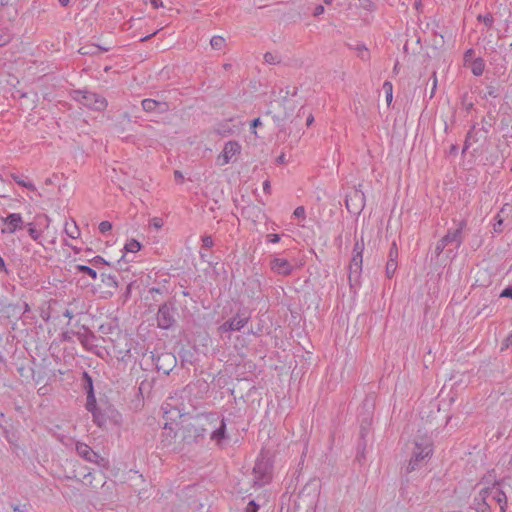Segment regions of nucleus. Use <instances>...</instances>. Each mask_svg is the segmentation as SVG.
Returning <instances> with one entry per match:
<instances>
[{"mask_svg":"<svg viewBox=\"0 0 512 512\" xmlns=\"http://www.w3.org/2000/svg\"><path fill=\"white\" fill-rule=\"evenodd\" d=\"M480 484H491L483 487L473 500V506L477 512H493L499 508V512H505L508 500L512 498V484L510 478L500 481L493 479L492 473L484 475Z\"/></svg>","mask_w":512,"mask_h":512,"instance_id":"f257e3e1","label":"nucleus"},{"mask_svg":"<svg viewBox=\"0 0 512 512\" xmlns=\"http://www.w3.org/2000/svg\"><path fill=\"white\" fill-rule=\"evenodd\" d=\"M218 420L219 415L215 412H210L198 415L193 422L182 425L179 433L183 447L203 442L209 431L207 426H212Z\"/></svg>","mask_w":512,"mask_h":512,"instance_id":"f03ea898","label":"nucleus"},{"mask_svg":"<svg viewBox=\"0 0 512 512\" xmlns=\"http://www.w3.org/2000/svg\"><path fill=\"white\" fill-rule=\"evenodd\" d=\"M415 446L409 463L404 468V473L407 475L415 470L420 469L430 458L433 453V444L430 438L423 437L415 440Z\"/></svg>","mask_w":512,"mask_h":512,"instance_id":"7ed1b4c3","label":"nucleus"},{"mask_svg":"<svg viewBox=\"0 0 512 512\" xmlns=\"http://www.w3.org/2000/svg\"><path fill=\"white\" fill-rule=\"evenodd\" d=\"M176 315L177 308L173 301H167L161 304L156 315L158 328L168 330L174 327L177 322Z\"/></svg>","mask_w":512,"mask_h":512,"instance_id":"20e7f679","label":"nucleus"},{"mask_svg":"<svg viewBox=\"0 0 512 512\" xmlns=\"http://www.w3.org/2000/svg\"><path fill=\"white\" fill-rule=\"evenodd\" d=\"M74 93V98L90 109L103 111L107 107V100L97 93L81 90H77Z\"/></svg>","mask_w":512,"mask_h":512,"instance_id":"39448f33","label":"nucleus"},{"mask_svg":"<svg viewBox=\"0 0 512 512\" xmlns=\"http://www.w3.org/2000/svg\"><path fill=\"white\" fill-rule=\"evenodd\" d=\"M271 470L272 466L269 464L268 460L265 459H257L254 468V484L262 487L267 484L271 480Z\"/></svg>","mask_w":512,"mask_h":512,"instance_id":"423d86ee","label":"nucleus"},{"mask_svg":"<svg viewBox=\"0 0 512 512\" xmlns=\"http://www.w3.org/2000/svg\"><path fill=\"white\" fill-rule=\"evenodd\" d=\"M241 152V145L237 141H228L225 143L222 153L218 156L217 162L220 166H224L231 161L236 155Z\"/></svg>","mask_w":512,"mask_h":512,"instance_id":"0eeeda50","label":"nucleus"},{"mask_svg":"<svg viewBox=\"0 0 512 512\" xmlns=\"http://www.w3.org/2000/svg\"><path fill=\"white\" fill-rule=\"evenodd\" d=\"M1 220L5 225V227L1 229L3 234H13L24 227V222L20 213H10Z\"/></svg>","mask_w":512,"mask_h":512,"instance_id":"6e6552de","label":"nucleus"},{"mask_svg":"<svg viewBox=\"0 0 512 512\" xmlns=\"http://www.w3.org/2000/svg\"><path fill=\"white\" fill-rule=\"evenodd\" d=\"M363 255L353 254L349 265V282L350 286L359 285V279L362 272Z\"/></svg>","mask_w":512,"mask_h":512,"instance_id":"1a4fd4ad","label":"nucleus"},{"mask_svg":"<svg viewBox=\"0 0 512 512\" xmlns=\"http://www.w3.org/2000/svg\"><path fill=\"white\" fill-rule=\"evenodd\" d=\"M467 226V221L465 219L458 222L456 229H448L447 233L442 237L447 245L451 243H455L456 247H459L463 241V229Z\"/></svg>","mask_w":512,"mask_h":512,"instance_id":"9d476101","label":"nucleus"},{"mask_svg":"<svg viewBox=\"0 0 512 512\" xmlns=\"http://www.w3.org/2000/svg\"><path fill=\"white\" fill-rule=\"evenodd\" d=\"M176 363L177 359L172 353L164 352L158 355L155 365L158 371L168 375L176 366Z\"/></svg>","mask_w":512,"mask_h":512,"instance_id":"9b49d317","label":"nucleus"},{"mask_svg":"<svg viewBox=\"0 0 512 512\" xmlns=\"http://www.w3.org/2000/svg\"><path fill=\"white\" fill-rule=\"evenodd\" d=\"M141 105L143 110L148 113L164 114L170 110L167 102L150 98L142 100Z\"/></svg>","mask_w":512,"mask_h":512,"instance_id":"f8f14e48","label":"nucleus"},{"mask_svg":"<svg viewBox=\"0 0 512 512\" xmlns=\"http://www.w3.org/2000/svg\"><path fill=\"white\" fill-rule=\"evenodd\" d=\"M249 317H241L240 314H237L233 318L225 321L220 327L219 331L221 333L240 331L248 322Z\"/></svg>","mask_w":512,"mask_h":512,"instance_id":"ddd939ff","label":"nucleus"},{"mask_svg":"<svg viewBox=\"0 0 512 512\" xmlns=\"http://www.w3.org/2000/svg\"><path fill=\"white\" fill-rule=\"evenodd\" d=\"M488 137V128L482 127L480 129L476 128V124H474L466 135V140L463 147V153L468 149L471 142H478L483 139L486 140Z\"/></svg>","mask_w":512,"mask_h":512,"instance_id":"4468645a","label":"nucleus"},{"mask_svg":"<svg viewBox=\"0 0 512 512\" xmlns=\"http://www.w3.org/2000/svg\"><path fill=\"white\" fill-rule=\"evenodd\" d=\"M271 270L281 276H288L293 271L292 264L284 258H273L270 262Z\"/></svg>","mask_w":512,"mask_h":512,"instance_id":"2eb2a0df","label":"nucleus"},{"mask_svg":"<svg viewBox=\"0 0 512 512\" xmlns=\"http://www.w3.org/2000/svg\"><path fill=\"white\" fill-rule=\"evenodd\" d=\"M77 454L88 462L97 463L100 458L99 454L92 450L90 446L85 443L76 444Z\"/></svg>","mask_w":512,"mask_h":512,"instance_id":"dca6fc26","label":"nucleus"},{"mask_svg":"<svg viewBox=\"0 0 512 512\" xmlns=\"http://www.w3.org/2000/svg\"><path fill=\"white\" fill-rule=\"evenodd\" d=\"M179 431L178 432H175L172 428L171 425H169L168 423L165 424L164 426V430L163 432L161 433V445L162 447H170L171 445H173L175 443V439L176 437L178 436Z\"/></svg>","mask_w":512,"mask_h":512,"instance_id":"f3484780","label":"nucleus"},{"mask_svg":"<svg viewBox=\"0 0 512 512\" xmlns=\"http://www.w3.org/2000/svg\"><path fill=\"white\" fill-rule=\"evenodd\" d=\"M511 206H509L508 204H505L501 209L500 211L494 216V223H493V231L495 233H502L503 232V229H504V220H505V217H504V214L507 212V211H511Z\"/></svg>","mask_w":512,"mask_h":512,"instance_id":"a211bd4d","label":"nucleus"},{"mask_svg":"<svg viewBox=\"0 0 512 512\" xmlns=\"http://www.w3.org/2000/svg\"><path fill=\"white\" fill-rule=\"evenodd\" d=\"M219 422V426H217L214 430L211 431V440H214L217 445H221L222 440L226 439V423L222 418L217 421Z\"/></svg>","mask_w":512,"mask_h":512,"instance_id":"6ab92c4d","label":"nucleus"},{"mask_svg":"<svg viewBox=\"0 0 512 512\" xmlns=\"http://www.w3.org/2000/svg\"><path fill=\"white\" fill-rule=\"evenodd\" d=\"M503 90L502 85L498 81H492L486 85V92L483 94V99H488V97L498 98L501 95Z\"/></svg>","mask_w":512,"mask_h":512,"instance_id":"aec40b11","label":"nucleus"},{"mask_svg":"<svg viewBox=\"0 0 512 512\" xmlns=\"http://www.w3.org/2000/svg\"><path fill=\"white\" fill-rule=\"evenodd\" d=\"M485 69V62L483 58L478 57L472 61L471 71L475 76H481Z\"/></svg>","mask_w":512,"mask_h":512,"instance_id":"412c9836","label":"nucleus"},{"mask_svg":"<svg viewBox=\"0 0 512 512\" xmlns=\"http://www.w3.org/2000/svg\"><path fill=\"white\" fill-rule=\"evenodd\" d=\"M108 49L106 48H101L99 46H96V45H87V46H83L79 49V53L81 55H97V54H100L101 52H104V51H107Z\"/></svg>","mask_w":512,"mask_h":512,"instance_id":"4be33fe9","label":"nucleus"},{"mask_svg":"<svg viewBox=\"0 0 512 512\" xmlns=\"http://www.w3.org/2000/svg\"><path fill=\"white\" fill-rule=\"evenodd\" d=\"M82 387L86 393H89L90 390L94 391L93 379L86 371H84L82 374Z\"/></svg>","mask_w":512,"mask_h":512,"instance_id":"5701e85b","label":"nucleus"},{"mask_svg":"<svg viewBox=\"0 0 512 512\" xmlns=\"http://www.w3.org/2000/svg\"><path fill=\"white\" fill-rule=\"evenodd\" d=\"M120 117H121V121H119L118 123L115 124V128L118 133H124V131H125L124 124L131 123V117L127 112L122 113L120 115Z\"/></svg>","mask_w":512,"mask_h":512,"instance_id":"b1692460","label":"nucleus"},{"mask_svg":"<svg viewBox=\"0 0 512 512\" xmlns=\"http://www.w3.org/2000/svg\"><path fill=\"white\" fill-rule=\"evenodd\" d=\"M142 245L136 239L129 240L125 246L124 250L126 253H136L141 249Z\"/></svg>","mask_w":512,"mask_h":512,"instance_id":"393cba45","label":"nucleus"},{"mask_svg":"<svg viewBox=\"0 0 512 512\" xmlns=\"http://www.w3.org/2000/svg\"><path fill=\"white\" fill-rule=\"evenodd\" d=\"M76 271L78 273L87 274L89 277H91L93 280L97 279V272L93 268L87 266V265H76Z\"/></svg>","mask_w":512,"mask_h":512,"instance_id":"a878e982","label":"nucleus"},{"mask_svg":"<svg viewBox=\"0 0 512 512\" xmlns=\"http://www.w3.org/2000/svg\"><path fill=\"white\" fill-rule=\"evenodd\" d=\"M101 281L108 287L111 288H117L118 282L116 280V277L110 274L102 273L101 275Z\"/></svg>","mask_w":512,"mask_h":512,"instance_id":"bb28decb","label":"nucleus"},{"mask_svg":"<svg viewBox=\"0 0 512 512\" xmlns=\"http://www.w3.org/2000/svg\"><path fill=\"white\" fill-rule=\"evenodd\" d=\"M92 413V416H93V420L94 422L99 426V427H103L105 424H106V416L104 413H102L100 411L99 408H97L96 410H93Z\"/></svg>","mask_w":512,"mask_h":512,"instance_id":"cd10ccee","label":"nucleus"},{"mask_svg":"<svg viewBox=\"0 0 512 512\" xmlns=\"http://www.w3.org/2000/svg\"><path fill=\"white\" fill-rule=\"evenodd\" d=\"M86 394H87L86 409L89 412H93V410H96L98 408L97 404H96L95 392L90 390V392L86 393Z\"/></svg>","mask_w":512,"mask_h":512,"instance_id":"c85d7f7f","label":"nucleus"},{"mask_svg":"<svg viewBox=\"0 0 512 512\" xmlns=\"http://www.w3.org/2000/svg\"><path fill=\"white\" fill-rule=\"evenodd\" d=\"M210 45L214 50H221L225 46V39L219 35L213 36Z\"/></svg>","mask_w":512,"mask_h":512,"instance_id":"c756f323","label":"nucleus"},{"mask_svg":"<svg viewBox=\"0 0 512 512\" xmlns=\"http://www.w3.org/2000/svg\"><path fill=\"white\" fill-rule=\"evenodd\" d=\"M383 90L386 94V102L387 105L390 106L392 99H393V85L390 81H385L383 83Z\"/></svg>","mask_w":512,"mask_h":512,"instance_id":"7c9ffc66","label":"nucleus"},{"mask_svg":"<svg viewBox=\"0 0 512 512\" xmlns=\"http://www.w3.org/2000/svg\"><path fill=\"white\" fill-rule=\"evenodd\" d=\"M398 263L395 260H389L386 263L385 273L388 278H392L397 270Z\"/></svg>","mask_w":512,"mask_h":512,"instance_id":"2f4dec72","label":"nucleus"},{"mask_svg":"<svg viewBox=\"0 0 512 512\" xmlns=\"http://www.w3.org/2000/svg\"><path fill=\"white\" fill-rule=\"evenodd\" d=\"M477 20L483 22L488 28H491L494 22L493 15L487 13L486 15H478Z\"/></svg>","mask_w":512,"mask_h":512,"instance_id":"473e14b6","label":"nucleus"},{"mask_svg":"<svg viewBox=\"0 0 512 512\" xmlns=\"http://www.w3.org/2000/svg\"><path fill=\"white\" fill-rule=\"evenodd\" d=\"M12 178H13V180H14L17 184H19V185H21V186H23V187H26L27 189H29V190H31V191L36 190V188H35L34 184H32V183H30V182H25V181H24V180H23L19 175H15V174H13V175H12Z\"/></svg>","mask_w":512,"mask_h":512,"instance_id":"72a5a7b5","label":"nucleus"},{"mask_svg":"<svg viewBox=\"0 0 512 512\" xmlns=\"http://www.w3.org/2000/svg\"><path fill=\"white\" fill-rule=\"evenodd\" d=\"M27 230H28V234L29 236L34 240V241H38V239L40 238L41 236V232L39 230H37L35 228V226L32 224V223H28L27 224Z\"/></svg>","mask_w":512,"mask_h":512,"instance_id":"f704fd0d","label":"nucleus"},{"mask_svg":"<svg viewBox=\"0 0 512 512\" xmlns=\"http://www.w3.org/2000/svg\"><path fill=\"white\" fill-rule=\"evenodd\" d=\"M495 121L496 117L491 112H488L486 117L482 119L483 127H487L489 130L494 125Z\"/></svg>","mask_w":512,"mask_h":512,"instance_id":"c9c22d12","label":"nucleus"},{"mask_svg":"<svg viewBox=\"0 0 512 512\" xmlns=\"http://www.w3.org/2000/svg\"><path fill=\"white\" fill-rule=\"evenodd\" d=\"M398 247L396 241H393L389 250L388 259L389 260H395L398 259Z\"/></svg>","mask_w":512,"mask_h":512,"instance_id":"e433bc0d","label":"nucleus"},{"mask_svg":"<svg viewBox=\"0 0 512 512\" xmlns=\"http://www.w3.org/2000/svg\"><path fill=\"white\" fill-rule=\"evenodd\" d=\"M360 6L367 11H374L376 9V4L373 0H359Z\"/></svg>","mask_w":512,"mask_h":512,"instance_id":"4c0bfd02","label":"nucleus"},{"mask_svg":"<svg viewBox=\"0 0 512 512\" xmlns=\"http://www.w3.org/2000/svg\"><path fill=\"white\" fill-rule=\"evenodd\" d=\"M86 331H87V334H78V339L80 340V342L85 345L88 341V339H94L95 338V335L94 333L89 330L88 328H85Z\"/></svg>","mask_w":512,"mask_h":512,"instance_id":"58836bf2","label":"nucleus"},{"mask_svg":"<svg viewBox=\"0 0 512 512\" xmlns=\"http://www.w3.org/2000/svg\"><path fill=\"white\" fill-rule=\"evenodd\" d=\"M264 60L266 63H269V64H277L280 62L278 57L271 52H266L264 54Z\"/></svg>","mask_w":512,"mask_h":512,"instance_id":"ea45409f","label":"nucleus"},{"mask_svg":"<svg viewBox=\"0 0 512 512\" xmlns=\"http://www.w3.org/2000/svg\"><path fill=\"white\" fill-rule=\"evenodd\" d=\"M24 306V313L29 310V305L27 303H23ZM8 308L12 309L13 315H18L19 317L23 314V312L20 311V308L18 305H9Z\"/></svg>","mask_w":512,"mask_h":512,"instance_id":"a19ab883","label":"nucleus"},{"mask_svg":"<svg viewBox=\"0 0 512 512\" xmlns=\"http://www.w3.org/2000/svg\"><path fill=\"white\" fill-rule=\"evenodd\" d=\"M357 50L359 52L358 55H359V57L362 60H368L369 59L370 53H369L368 49L365 46H358Z\"/></svg>","mask_w":512,"mask_h":512,"instance_id":"79ce46f5","label":"nucleus"},{"mask_svg":"<svg viewBox=\"0 0 512 512\" xmlns=\"http://www.w3.org/2000/svg\"><path fill=\"white\" fill-rule=\"evenodd\" d=\"M364 250L363 239L356 241L353 248V254L362 255Z\"/></svg>","mask_w":512,"mask_h":512,"instance_id":"37998d69","label":"nucleus"},{"mask_svg":"<svg viewBox=\"0 0 512 512\" xmlns=\"http://www.w3.org/2000/svg\"><path fill=\"white\" fill-rule=\"evenodd\" d=\"M150 225L152 227H154L155 229L159 230L163 227L164 225V222H163V219L160 218V217H154L151 219L150 221Z\"/></svg>","mask_w":512,"mask_h":512,"instance_id":"c03bdc74","label":"nucleus"},{"mask_svg":"<svg viewBox=\"0 0 512 512\" xmlns=\"http://www.w3.org/2000/svg\"><path fill=\"white\" fill-rule=\"evenodd\" d=\"M112 229V223L109 221H102L99 224V231L103 234L109 232Z\"/></svg>","mask_w":512,"mask_h":512,"instance_id":"a18cd8bd","label":"nucleus"},{"mask_svg":"<svg viewBox=\"0 0 512 512\" xmlns=\"http://www.w3.org/2000/svg\"><path fill=\"white\" fill-rule=\"evenodd\" d=\"M447 246V243L444 241L443 238H441L437 244H436V247H435V254L436 256H439L443 250L445 249V247Z\"/></svg>","mask_w":512,"mask_h":512,"instance_id":"49530a36","label":"nucleus"},{"mask_svg":"<svg viewBox=\"0 0 512 512\" xmlns=\"http://www.w3.org/2000/svg\"><path fill=\"white\" fill-rule=\"evenodd\" d=\"M214 245L213 239L211 236L206 235L202 237V248L209 249Z\"/></svg>","mask_w":512,"mask_h":512,"instance_id":"de8ad7c7","label":"nucleus"},{"mask_svg":"<svg viewBox=\"0 0 512 512\" xmlns=\"http://www.w3.org/2000/svg\"><path fill=\"white\" fill-rule=\"evenodd\" d=\"M510 346H512V331L508 334V336L503 340L501 351L508 349Z\"/></svg>","mask_w":512,"mask_h":512,"instance_id":"09e8293b","label":"nucleus"},{"mask_svg":"<svg viewBox=\"0 0 512 512\" xmlns=\"http://www.w3.org/2000/svg\"><path fill=\"white\" fill-rule=\"evenodd\" d=\"M258 510L259 505L254 500H250L245 509L246 512H258Z\"/></svg>","mask_w":512,"mask_h":512,"instance_id":"8fccbe9b","label":"nucleus"},{"mask_svg":"<svg viewBox=\"0 0 512 512\" xmlns=\"http://www.w3.org/2000/svg\"><path fill=\"white\" fill-rule=\"evenodd\" d=\"M431 78H432V87H431V92H430V96H429L430 99H432L434 97L435 91L437 89V76H436L435 71L433 72Z\"/></svg>","mask_w":512,"mask_h":512,"instance_id":"3c124183","label":"nucleus"},{"mask_svg":"<svg viewBox=\"0 0 512 512\" xmlns=\"http://www.w3.org/2000/svg\"><path fill=\"white\" fill-rule=\"evenodd\" d=\"M10 41V35L0 30V46L7 44Z\"/></svg>","mask_w":512,"mask_h":512,"instance_id":"603ef678","label":"nucleus"},{"mask_svg":"<svg viewBox=\"0 0 512 512\" xmlns=\"http://www.w3.org/2000/svg\"><path fill=\"white\" fill-rule=\"evenodd\" d=\"M29 506L27 504H15L12 505V509L15 512H28Z\"/></svg>","mask_w":512,"mask_h":512,"instance_id":"864d4df0","label":"nucleus"},{"mask_svg":"<svg viewBox=\"0 0 512 512\" xmlns=\"http://www.w3.org/2000/svg\"><path fill=\"white\" fill-rule=\"evenodd\" d=\"M502 298L512 299V285L507 286L500 294Z\"/></svg>","mask_w":512,"mask_h":512,"instance_id":"5fc2aeb1","label":"nucleus"},{"mask_svg":"<svg viewBox=\"0 0 512 512\" xmlns=\"http://www.w3.org/2000/svg\"><path fill=\"white\" fill-rule=\"evenodd\" d=\"M294 216L296 218H305V208L303 206H298L295 210H294Z\"/></svg>","mask_w":512,"mask_h":512,"instance_id":"6e6d98bb","label":"nucleus"},{"mask_svg":"<svg viewBox=\"0 0 512 512\" xmlns=\"http://www.w3.org/2000/svg\"><path fill=\"white\" fill-rule=\"evenodd\" d=\"M94 266H97L99 264H106V265H109V263L104 259L102 258L101 256H95L91 261H90Z\"/></svg>","mask_w":512,"mask_h":512,"instance_id":"4d7b16f0","label":"nucleus"},{"mask_svg":"<svg viewBox=\"0 0 512 512\" xmlns=\"http://www.w3.org/2000/svg\"><path fill=\"white\" fill-rule=\"evenodd\" d=\"M280 235L279 234H268L267 235V241L270 243H278L280 241Z\"/></svg>","mask_w":512,"mask_h":512,"instance_id":"13d9d810","label":"nucleus"},{"mask_svg":"<svg viewBox=\"0 0 512 512\" xmlns=\"http://www.w3.org/2000/svg\"><path fill=\"white\" fill-rule=\"evenodd\" d=\"M261 125H262V122H261L260 118H256V119H254V120L251 122V125H250V127H251V129H252V133L256 134V130H255V129H256L257 127L261 126Z\"/></svg>","mask_w":512,"mask_h":512,"instance_id":"bf43d9fd","label":"nucleus"},{"mask_svg":"<svg viewBox=\"0 0 512 512\" xmlns=\"http://www.w3.org/2000/svg\"><path fill=\"white\" fill-rule=\"evenodd\" d=\"M0 272L5 273L6 275L9 274V270L6 267L5 261L2 256H0Z\"/></svg>","mask_w":512,"mask_h":512,"instance_id":"052dcab7","label":"nucleus"},{"mask_svg":"<svg viewBox=\"0 0 512 512\" xmlns=\"http://www.w3.org/2000/svg\"><path fill=\"white\" fill-rule=\"evenodd\" d=\"M474 55V50L471 48V49H468L465 53H464V61L465 62H468L469 60L472 59Z\"/></svg>","mask_w":512,"mask_h":512,"instance_id":"680f3d73","label":"nucleus"},{"mask_svg":"<svg viewBox=\"0 0 512 512\" xmlns=\"http://www.w3.org/2000/svg\"><path fill=\"white\" fill-rule=\"evenodd\" d=\"M323 13H324V6H322V5H317V6L315 7V9H314L313 15H314V16H319V15H321V14H323Z\"/></svg>","mask_w":512,"mask_h":512,"instance_id":"e2e57ef3","label":"nucleus"},{"mask_svg":"<svg viewBox=\"0 0 512 512\" xmlns=\"http://www.w3.org/2000/svg\"><path fill=\"white\" fill-rule=\"evenodd\" d=\"M149 293L152 295L153 299L155 300L154 294H162V290L158 287H152V288H150Z\"/></svg>","mask_w":512,"mask_h":512,"instance_id":"0e129e2a","label":"nucleus"},{"mask_svg":"<svg viewBox=\"0 0 512 512\" xmlns=\"http://www.w3.org/2000/svg\"><path fill=\"white\" fill-rule=\"evenodd\" d=\"M154 8H159L163 6L162 0H149Z\"/></svg>","mask_w":512,"mask_h":512,"instance_id":"69168bd1","label":"nucleus"},{"mask_svg":"<svg viewBox=\"0 0 512 512\" xmlns=\"http://www.w3.org/2000/svg\"><path fill=\"white\" fill-rule=\"evenodd\" d=\"M63 316L67 317L68 319H72L74 317V313L70 309H65Z\"/></svg>","mask_w":512,"mask_h":512,"instance_id":"338daca9","label":"nucleus"},{"mask_svg":"<svg viewBox=\"0 0 512 512\" xmlns=\"http://www.w3.org/2000/svg\"><path fill=\"white\" fill-rule=\"evenodd\" d=\"M270 189H271L270 182H269L268 180H266V181L263 183V190H264V192H266V193H270Z\"/></svg>","mask_w":512,"mask_h":512,"instance_id":"774afa93","label":"nucleus"}]
</instances>
